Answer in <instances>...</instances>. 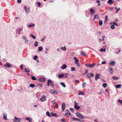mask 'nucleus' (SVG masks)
I'll return each mask as SVG.
<instances>
[{
	"label": "nucleus",
	"mask_w": 122,
	"mask_h": 122,
	"mask_svg": "<svg viewBox=\"0 0 122 122\" xmlns=\"http://www.w3.org/2000/svg\"><path fill=\"white\" fill-rule=\"evenodd\" d=\"M14 122H20L21 121V119L20 118L15 117L13 119Z\"/></svg>",
	"instance_id": "f257e3e1"
},
{
	"label": "nucleus",
	"mask_w": 122,
	"mask_h": 122,
	"mask_svg": "<svg viewBox=\"0 0 122 122\" xmlns=\"http://www.w3.org/2000/svg\"><path fill=\"white\" fill-rule=\"evenodd\" d=\"M76 114L77 117L80 118L82 119H84V117L79 112H77L76 113Z\"/></svg>",
	"instance_id": "f03ea898"
},
{
	"label": "nucleus",
	"mask_w": 122,
	"mask_h": 122,
	"mask_svg": "<svg viewBox=\"0 0 122 122\" xmlns=\"http://www.w3.org/2000/svg\"><path fill=\"white\" fill-rule=\"evenodd\" d=\"M24 9L26 13H29L30 12V9L28 8H27L26 6H24Z\"/></svg>",
	"instance_id": "7ed1b4c3"
},
{
	"label": "nucleus",
	"mask_w": 122,
	"mask_h": 122,
	"mask_svg": "<svg viewBox=\"0 0 122 122\" xmlns=\"http://www.w3.org/2000/svg\"><path fill=\"white\" fill-rule=\"evenodd\" d=\"M12 65L10 63H7L5 65V66L7 68H9L12 67Z\"/></svg>",
	"instance_id": "20e7f679"
},
{
	"label": "nucleus",
	"mask_w": 122,
	"mask_h": 122,
	"mask_svg": "<svg viewBox=\"0 0 122 122\" xmlns=\"http://www.w3.org/2000/svg\"><path fill=\"white\" fill-rule=\"evenodd\" d=\"M75 105L74 107L76 109L78 110L80 108V107L78 105V104L76 102H74Z\"/></svg>",
	"instance_id": "39448f33"
},
{
	"label": "nucleus",
	"mask_w": 122,
	"mask_h": 122,
	"mask_svg": "<svg viewBox=\"0 0 122 122\" xmlns=\"http://www.w3.org/2000/svg\"><path fill=\"white\" fill-rule=\"evenodd\" d=\"M38 80L40 82H43L45 81L46 79L44 78L40 77L39 79Z\"/></svg>",
	"instance_id": "423d86ee"
},
{
	"label": "nucleus",
	"mask_w": 122,
	"mask_h": 122,
	"mask_svg": "<svg viewBox=\"0 0 122 122\" xmlns=\"http://www.w3.org/2000/svg\"><path fill=\"white\" fill-rule=\"evenodd\" d=\"M87 76L89 78H91V76H93L94 74L92 73H89L87 74Z\"/></svg>",
	"instance_id": "0eeeda50"
},
{
	"label": "nucleus",
	"mask_w": 122,
	"mask_h": 122,
	"mask_svg": "<svg viewBox=\"0 0 122 122\" xmlns=\"http://www.w3.org/2000/svg\"><path fill=\"white\" fill-rule=\"evenodd\" d=\"M65 107L66 105L65 103H62V111L63 112L64 111V110L65 109Z\"/></svg>",
	"instance_id": "6e6552de"
},
{
	"label": "nucleus",
	"mask_w": 122,
	"mask_h": 122,
	"mask_svg": "<svg viewBox=\"0 0 122 122\" xmlns=\"http://www.w3.org/2000/svg\"><path fill=\"white\" fill-rule=\"evenodd\" d=\"M100 74H97L95 75V80L96 81H97L98 79L99 78L100 76Z\"/></svg>",
	"instance_id": "1a4fd4ad"
},
{
	"label": "nucleus",
	"mask_w": 122,
	"mask_h": 122,
	"mask_svg": "<svg viewBox=\"0 0 122 122\" xmlns=\"http://www.w3.org/2000/svg\"><path fill=\"white\" fill-rule=\"evenodd\" d=\"M40 100L42 102L45 101L46 100V97L45 96H43L42 97L40 98Z\"/></svg>",
	"instance_id": "9d476101"
},
{
	"label": "nucleus",
	"mask_w": 122,
	"mask_h": 122,
	"mask_svg": "<svg viewBox=\"0 0 122 122\" xmlns=\"http://www.w3.org/2000/svg\"><path fill=\"white\" fill-rule=\"evenodd\" d=\"M25 119L26 120H27L29 122H32V119L28 117H26L25 118Z\"/></svg>",
	"instance_id": "9b49d317"
},
{
	"label": "nucleus",
	"mask_w": 122,
	"mask_h": 122,
	"mask_svg": "<svg viewBox=\"0 0 122 122\" xmlns=\"http://www.w3.org/2000/svg\"><path fill=\"white\" fill-rule=\"evenodd\" d=\"M52 82V81L50 79H49L47 81V85L48 86H49L51 84Z\"/></svg>",
	"instance_id": "f8f14e48"
},
{
	"label": "nucleus",
	"mask_w": 122,
	"mask_h": 122,
	"mask_svg": "<svg viewBox=\"0 0 122 122\" xmlns=\"http://www.w3.org/2000/svg\"><path fill=\"white\" fill-rule=\"evenodd\" d=\"M51 93L52 94H54L55 93V94H57L58 93V92L55 90L54 89H51Z\"/></svg>",
	"instance_id": "ddd939ff"
},
{
	"label": "nucleus",
	"mask_w": 122,
	"mask_h": 122,
	"mask_svg": "<svg viewBox=\"0 0 122 122\" xmlns=\"http://www.w3.org/2000/svg\"><path fill=\"white\" fill-rule=\"evenodd\" d=\"M114 2V1L113 0H109L107 2L108 4H112Z\"/></svg>",
	"instance_id": "4468645a"
},
{
	"label": "nucleus",
	"mask_w": 122,
	"mask_h": 122,
	"mask_svg": "<svg viewBox=\"0 0 122 122\" xmlns=\"http://www.w3.org/2000/svg\"><path fill=\"white\" fill-rule=\"evenodd\" d=\"M51 114L52 116L55 117H58V116L56 114V113H53L52 112H51Z\"/></svg>",
	"instance_id": "2eb2a0df"
},
{
	"label": "nucleus",
	"mask_w": 122,
	"mask_h": 122,
	"mask_svg": "<svg viewBox=\"0 0 122 122\" xmlns=\"http://www.w3.org/2000/svg\"><path fill=\"white\" fill-rule=\"evenodd\" d=\"M115 64V61L113 60L110 62L109 63V64L112 66L114 65Z\"/></svg>",
	"instance_id": "dca6fc26"
},
{
	"label": "nucleus",
	"mask_w": 122,
	"mask_h": 122,
	"mask_svg": "<svg viewBox=\"0 0 122 122\" xmlns=\"http://www.w3.org/2000/svg\"><path fill=\"white\" fill-rule=\"evenodd\" d=\"M67 67L66 65V64H63L62 66L61 67V68L62 70L65 69Z\"/></svg>",
	"instance_id": "f3484780"
},
{
	"label": "nucleus",
	"mask_w": 122,
	"mask_h": 122,
	"mask_svg": "<svg viewBox=\"0 0 122 122\" xmlns=\"http://www.w3.org/2000/svg\"><path fill=\"white\" fill-rule=\"evenodd\" d=\"M73 59L74 60H75V62L74 63L75 64L76 63H77V62H78L79 61V60L76 57H74Z\"/></svg>",
	"instance_id": "a211bd4d"
},
{
	"label": "nucleus",
	"mask_w": 122,
	"mask_h": 122,
	"mask_svg": "<svg viewBox=\"0 0 122 122\" xmlns=\"http://www.w3.org/2000/svg\"><path fill=\"white\" fill-rule=\"evenodd\" d=\"M64 76L63 74H59L58 76V77L60 78H62L64 77Z\"/></svg>",
	"instance_id": "6ab92c4d"
},
{
	"label": "nucleus",
	"mask_w": 122,
	"mask_h": 122,
	"mask_svg": "<svg viewBox=\"0 0 122 122\" xmlns=\"http://www.w3.org/2000/svg\"><path fill=\"white\" fill-rule=\"evenodd\" d=\"M25 71L27 73H29L30 71V70L28 68H25Z\"/></svg>",
	"instance_id": "aec40b11"
},
{
	"label": "nucleus",
	"mask_w": 122,
	"mask_h": 122,
	"mask_svg": "<svg viewBox=\"0 0 122 122\" xmlns=\"http://www.w3.org/2000/svg\"><path fill=\"white\" fill-rule=\"evenodd\" d=\"M90 12L92 14H93L95 12L94 10L93 9H91L90 10Z\"/></svg>",
	"instance_id": "412c9836"
},
{
	"label": "nucleus",
	"mask_w": 122,
	"mask_h": 122,
	"mask_svg": "<svg viewBox=\"0 0 122 122\" xmlns=\"http://www.w3.org/2000/svg\"><path fill=\"white\" fill-rule=\"evenodd\" d=\"M71 121H72V120L73 121H78V118H77L74 117H71Z\"/></svg>",
	"instance_id": "4be33fe9"
},
{
	"label": "nucleus",
	"mask_w": 122,
	"mask_h": 122,
	"mask_svg": "<svg viewBox=\"0 0 122 122\" xmlns=\"http://www.w3.org/2000/svg\"><path fill=\"white\" fill-rule=\"evenodd\" d=\"M39 43L37 42V41H35V43L34 44L35 46L36 47L37 46Z\"/></svg>",
	"instance_id": "5701e85b"
},
{
	"label": "nucleus",
	"mask_w": 122,
	"mask_h": 122,
	"mask_svg": "<svg viewBox=\"0 0 122 122\" xmlns=\"http://www.w3.org/2000/svg\"><path fill=\"white\" fill-rule=\"evenodd\" d=\"M85 94V92H79L78 93V95H83Z\"/></svg>",
	"instance_id": "b1692460"
},
{
	"label": "nucleus",
	"mask_w": 122,
	"mask_h": 122,
	"mask_svg": "<svg viewBox=\"0 0 122 122\" xmlns=\"http://www.w3.org/2000/svg\"><path fill=\"white\" fill-rule=\"evenodd\" d=\"M99 17V16L98 15H95L94 18V20L95 19H98Z\"/></svg>",
	"instance_id": "393cba45"
},
{
	"label": "nucleus",
	"mask_w": 122,
	"mask_h": 122,
	"mask_svg": "<svg viewBox=\"0 0 122 122\" xmlns=\"http://www.w3.org/2000/svg\"><path fill=\"white\" fill-rule=\"evenodd\" d=\"M35 24H32L31 23H30V24L29 25H27V26L28 27H32L33 26H35Z\"/></svg>",
	"instance_id": "a878e982"
},
{
	"label": "nucleus",
	"mask_w": 122,
	"mask_h": 122,
	"mask_svg": "<svg viewBox=\"0 0 122 122\" xmlns=\"http://www.w3.org/2000/svg\"><path fill=\"white\" fill-rule=\"evenodd\" d=\"M7 115L6 113H4L3 114V117H4V119L7 120Z\"/></svg>",
	"instance_id": "bb28decb"
},
{
	"label": "nucleus",
	"mask_w": 122,
	"mask_h": 122,
	"mask_svg": "<svg viewBox=\"0 0 122 122\" xmlns=\"http://www.w3.org/2000/svg\"><path fill=\"white\" fill-rule=\"evenodd\" d=\"M69 115H70L69 117H70L71 115V114L70 112H67L65 114V116H68Z\"/></svg>",
	"instance_id": "cd10ccee"
},
{
	"label": "nucleus",
	"mask_w": 122,
	"mask_h": 122,
	"mask_svg": "<svg viewBox=\"0 0 122 122\" xmlns=\"http://www.w3.org/2000/svg\"><path fill=\"white\" fill-rule=\"evenodd\" d=\"M64 77H66L69 76V74L68 73H63Z\"/></svg>",
	"instance_id": "c85d7f7f"
},
{
	"label": "nucleus",
	"mask_w": 122,
	"mask_h": 122,
	"mask_svg": "<svg viewBox=\"0 0 122 122\" xmlns=\"http://www.w3.org/2000/svg\"><path fill=\"white\" fill-rule=\"evenodd\" d=\"M113 79L115 80H117L119 79V78L115 76H113L112 77Z\"/></svg>",
	"instance_id": "c756f323"
},
{
	"label": "nucleus",
	"mask_w": 122,
	"mask_h": 122,
	"mask_svg": "<svg viewBox=\"0 0 122 122\" xmlns=\"http://www.w3.org/2000/svg\"><path fill=\"white\" fill-rule=\"evenodd\" d=\"M121 84H118L116 86V88H120L121 87Z\"/></svg>",
	"instance_id": "7c9ffc66"
},
{
	"label": "nucleus",
	"mask_w": 122,
	"mask_h": 122,
	"mask_svg": "<svg viewBox=\"0 0 122 122\" xmlns=\"http://www.w3.org/2000/svg\"><path fill=\"white\" fill-rule=\"evenodd\" d=\"M61 48L63 50L65 51L66 50V48L65 46L64 47H61Z\"/></svg>",
	"instance_id": "2f4dec72"
},
{
	"label": "nucleus",
	"mask_w": 122,
	"mask_h": 122,
	"mask_svg": "<svg viewBox=\"0 0 122 122\" xmlns=\"http://www.w3.org/2000/svg\"><path fill=\"white\" fill-rule=\"evenodd\" d=\"M81 54L83 56H85L86 55L84 51H82L81 52Z\"/></svg>",
	"instance_id": "473e14b6"
},
{
	"label": "nucleus",
	"mask_w": 122,
	"mask_h": 122,
	"mask_svg": "<svg viewBox=\"0 0 122 122\" xmlns=\"http://www.w3.org/2000/svg\"><path fill=\"white\" fill-rule=\"evenodd\" d=\"M35 86V85L34 84H30L29 85V86L30 87L33 88H34Z\"/></svg>",
	"instance_id": "72a5a7b5"
},
{
	"label": "nucleus",
	"mask_w": 122,
	"mask_h": 122,
	"mask_svg": "<svg viewBox=\"0 0 122 122\" xmlns=\"http://www.w3.org/2000/svg\"><path fill=\"white\" fill-rule=\"evenodd\" d=\"M106 49L105 48H102L100 50V51L101 52H105L106 51Z\"/></svg>",
	"instance_id": "f704fd0d"
},
{
	"label": "nucleus",
	"mask_w": 122,
	"mask_h": 122,
	"mask_svg": "<svg viewBox=\"0 0 122 122\" xmlns=\"http://www.w3.org/2000/svg\"><path fill=\"white\" fill-rule=\"evenodd\" d=\"M43 48L42 46H40L38 47V50L39 51H41L42 50Z\"/></svg>",
	"instance_id": "c9c22d12"
},
{
	"label": "nucleus",
	"mask_w": 122,
	"mask_h": 122,
	"mask_svg": "<svg viewBox=\"0 0 122 122\" xmlns=\"http://www.w3.org/2000/svg\"><path fill=\"white\" fill-rule=\"evenodd\" d=\"M103 21L102 20H100L99 21V25H102V24Z\"/></svg>",
	"instance_id": "e433bc0d"
},
{
	"label": "nucleus",
	"mask_w": 122,
	"mask_h": 122,
	"mask_svg": "<svg viewBox=\"0 0 122 122\" xmlns=\"http://www.w3.org/2000/svg\"><path fill=\"white\" fill-rule=\"evenodd\" d=\"M30 37H32L33 39H35L36 38V37L35 36L33 35L32 34H31L30 35Z\"/></svg>",
	"instance_id": "4c0bfd02"
},
{
	"label": "nucleus",
	"mask_w": 122,
	"mask_h": 122,
	"mask_svg": "<svg viewBox=\"0 0 122 122\" xmlns=\"http://www.w3.org/2000/svg\"><path fill=\"white\" fill-rule=\"evenodd\" d=\"M60 84H61L62 86L64 87H66V85H65L64 83L61 82H60Z\"/></svg>",
	"instance_id": "58836bf2"
},
{
	"label": "nucleus",
	"mask_w": 122,
	"mask_h": 122,
	"mask_svg": "<svg viewBox=\"0 0 122 122\" xmlns=\"http://www.w3.org/2000/svg\"><path fill=\"white\" fill-rule=\"evenodd\" d=\"M95 65V64H89V67H90V68H92L93 67V66H94Z\"/></svg>",
	"instance_id": "ea45409f"
},
{
	"label": "nucleus",
	"mask_w": 122,
	"mask_h": 122,
	"mask_svg": "<svg viewBox=\"0 0 122 122\" xmlns=\"http://www.w3.org/2000/svg\"><path fill=\"white\" fill-rule=\"evenodd\" d=\"M46 114L47 116H49V117H51V116L50 114L49 111H47L46 112Z\"/></svg>",
	"instance_id": "a19ab883"
},
{
	"label": "nucleus",
	"mask_w": 122,
	"mask_h": 122,
	"mask_svg": "<svg viewBox=\"0 0 122 122\" xmlns=\"http://www.w3.org/2000/svg\"><path fill=\"white\" fill-rule=\"evenodd\" d=\"M104 87H106L107 86V84L105 83H104L102 85Z\"/></svg>",
	"instance_id": "79ce46f5"
},
{
	"label": "nucleus",
	"mask_w": 122,
	"mask_h": 122,
	"mask_svg": "<svg viewBox=\"0 0 122 122\" xmlns=\"http://www.w3.org/2000/svg\"><path fill=\"white\" fill-rule=\"evenodd\" d=\"M31 76V78L32 80H36V78L35 76Z\"/></svg>",
	"instance_id": "37998d69"
},
{
	"label": "nucleus",
	"mask_w": 122,
	"mask_h": 122,
	"mask_svg": "<svg viewBox=\"0 0 122 122\" xmlns=\"http://www.w3.org/2000/svg\"><path fill=\"white\" fill-rule=\"evenodd\" d=\"M113 25H116L117 26H118V25L116 22H114L113 23Z\"/></svg>",
	"instance_id": "c03bdc74"
},
{
	"label": "nucleus",
	"mask_w": 122,
	"mask_h": 122,
	"mask_svg": "<svg viewBox=\"0 0 122 122\" xmlns=\"http://www.w3.org/2000/svg\"><path fill=\"white\" fill-rule=\"evenodd\" d=\"M86 83L85 82H84L82 84V88H84L86 86Z\"/></svg>",
	"instance_id": "a18cd8bd"
},
{
	"label": "nucleus",
	"mask_w": 122,
	"mask_h": 122,
	"mask_svg": "<svg viewBox=\"0 0 122 122\" xmlns=\"http://www.w3.org/2000/svg\"><path fill=\"white\" fill-rule=\"evenodd\" d=\"M38 58V56H35L33 58V59L34 60H36Z\"/></svg>",
	"instance_id": "49530a36"
},
{
	"label": "nucleus",
	"mask_w": 122,
	"mask_h": 122,
	"mask_svg": "<svg viewBox=\"0 0 122 122\" xmlns=\"http://www.w3.org/2000/svg\"><path fill=\"white\" fill-rule=\"evenodd\" d=\"M58 107V105L56 103L54 106V107L55 108H57Z\"/></svg>",
	"instance_id": "de8ad7c7"
},
{
	"label": "nucleus",
	"mask_w": 122,
	"mask_h": 122,
	"mask_svg": "<svg viewBox=\"0 0 122 122\" xmlns=\"http://www.w3.org/2000/svg\"><path fill=\"white\" fill-rule=\"evenodd\" d=\"M118 102L119 103H121V105H122V100H118Z\"/></svg>",
	"instance_id": "09e8293b"
},
{
	"label": "nucleus",
	"mask_w": 122,
	"mask_h": 122,
	"mask_svg": "<svg viewBox=\"0 0 122 122\" xmlns=\"http://www.w3.org/2000/svg\"><path fill=\"white\" fill-rule=\"evenodd\" d=\"M23 30V29L20 28H18L17 29V31H18L19 32H20L22 30Z\"/></svg>",
	"instance_id": "8fccbe9b"
},
{
	"label": "nucleus",
	"mask_w": 122,
	"mask_h": 122,
	"mask_svg": "<svg viewBox=\"0 0 122 122\" xmlns=\"http://www.w3.org/2000/svg\"><path fill=\"white\" fill-rule=\"evenodd\" d=\"M37 4L38 6V7H40V6L41 5V4L40 2H38L37 3Z\"/></svg>",
	"instance_id": "3c124183"
},
{
	"label": "nucleus",
	"mask_w": 122,
	"mask_h": 122,
	"mask_svg": "<svg viewBox=\"0 0 122 122\" xmlns=\"http://www.w3.org/2000/svg\"><path fill=\"white\" fill-rule=\"evenodd\" d=\"M28 40L26 39L25 40V44H27L28 43Z\"/></svg>",
	"instance_id": "603ef678"
},
{
	"label": "nucleus",
	"mask_w": 122,
	"mask_h": 122,
	"mask_svg": "<svg viewBox=\"0 0 122 122\" xmlns=\"http://www.w3.org/2000/svg\"><path fill=\"white\" fill-rule=\"evenodd\" d=\"M71 71H74L75 69V68L74 67H71Z\"/></svg>",
	"instance_id": "864d4df0"
},
{
	"label": "nucleus",
	"mask_w": 122,
	"mask_h": 122,
	"mask_svg": "<svg viewBox=\"0 0 122 122\" xmlns=\"http://www.w3.org/2000/svg\"><path fill=\"white\" fill-rule=\"evenodd\" d=\"M78 121H79L80 122H83L84 121V120L81 119H78Z\"/></svg>",
	"instance_id": "5fc2aeb1"
},
{
	"label": "nucleus",
	"mask_w": 122,
	"mask_h": 122,
	"mask_svg": "<svg viewBox=\"0 0 122 122\" xmlns=\"http://www.w3.org/2000/svg\"><path fill=\"white\" fill-rule=\"evenodd\" d=\"M115 27L113 25H112L111 26L110 28L112 29L115 28Z\"/></svg>",
	"instance_id": "6e6d98bb"
},
{
	"label": "nucleus",
	"mask_w": 122,
	"mask_h": 122,
	"mask_svg": "<svg viewBox=\"0 0 122 122\" xmlns=\"http://www.w3.org/2000/svg\"><path fill=\"white\" fill-rule=\"evenodd\" d=\"M17 2L18 3L20 4L21 2V0H18Z\"/></svg>",
	"instance_id": "4d7b16f0"
},
{
	"label": "nucleus",
	"mask_w": 122,
	"mask_h": 122,
	"mask_svg": "<svg viewBox=\"0 0 122 122\" xmlns=\"http://www.w3.org/2000/svg\"><path fill=\"white\" fill-rule=\"evenodd\" d=\"M61 121H63L64 122H66L65 121V119L64 118H63L61 120Z\"/></svg>",
	"instance_id": "13d9d810"
},
{
	"label": "nucleus",
	"mask_w": 122,
	"mask_h": 122,
	"mask_svg": "<svg viewBox=\"0 0 122 122\" xmlns=\"http://www.w3.org/2000/svg\"><path fill=\"white\" fill-rule=\"evenodd\" d=\"M52 103L53 104L55 105L56 104V102H54V101H52Z\"/></svg>",
	"instance_id": "bf43d9fd"
},
{
	"label": "nucleus",
	"mask_w": 122,
	"mask_h": 122,
	"mask_svg": "<svg viewBox=\"0 0 122 122\" xmlns=\"http://www.w3.org/2000/svg\"><path fill=\"white\" fill-rule=\"evenodd\" d=\"M75 64H77V65L79 67L80 66V64L78 62H77V63H76Z\"/></svg>",
	"instance_id": "052dcab7"
},
{
	"label": "nucleus",
	"mask_w": 122,
	"mask_h": 122,
	"mask_svg": "<svg viewBox=\"0 0 122 122\" xmlns=\"http://www.w3.org/2000/svg\"><path fill=\"white\" fill-rule=\"evenodd\" d=\"M105 20H106V21H107V20H108V17H107V15H106L105 16Z\"/></svg>",
	"instance_id": "680f3d73"
},
{
	"label": "nucleus",
	"mask_w": 122,
	"mask_h": 122,
	"mask_svg": "<svg viewBox=\"0 0 122 122\" xmlns=\"http://www.w3.org/2000/svg\"><path fill=\"white\" fill-rule=\"evenodd\" d=\"M23 65H21L20 66V69L21 70H22L23 69Z\"/></svg>",
	"instance_id": "e2e57ef3"
},
{
	"label": "nucleus",
	"mask_w": 122,
	"mask_h": 122,
	"mask_svg": "<svg viewBox=\"0 0 122 122\" xmlns=\"http://www.w3.org/2000/svg\"><path fill=\"white\" fill-rule=\"evenodd\" d=\"M120 9V8H119L118 9H117V10L116 11V13H117L119 11Z\"/></svg>",
	"instance_id": "0e129e2a"
},
{
	"label": "nucleus",
	"mask_w": 122,
	"mask_h": 122,
	"mask_svg": "<svg viewBox=\"0 0 122 122\" xmlns=\"http://www.w3.org/2000/svg\"><path fill=\"white\" fill-rule=\"evenodd\" d=\"M96 2L97 3H100L101 2L99 0H97L96 1Z\"/></svg>",
	"instance_id": "69168bd1"
},
{
	"label": "nucleus",
	"mask_w": 122,
	"mask_h": 122,
	"mask_svg": "<svg viewBox=\"0 0 122 122\" xmlns=\"http://www.w3.org/2000/svg\"><path fill=\"white\" fill-rule=\"evenodd\" d=\"M102 64H105L106 63V62L105 61H102Z\"/></svg>",
	"instance_id": "338daca9"
},
{
	"label": "nucleus",
	"mask_w": 122,
	"mask_h": 122,
	"mask_svg": "<svg viewBox=\"0 0 122 122\" xmlns=\"http://www.w3.org/2000/svg\"><path fill=\"white\" fill-rule=\"evenodd\" d=\"M42 85L41 84H39L38 85V87H40V88L42 87Z\"/></svg>",
	"instance_id": "774afa93"
}]
</instances>
